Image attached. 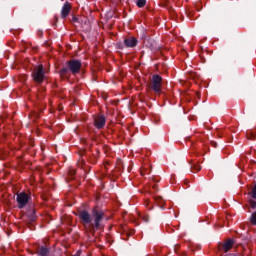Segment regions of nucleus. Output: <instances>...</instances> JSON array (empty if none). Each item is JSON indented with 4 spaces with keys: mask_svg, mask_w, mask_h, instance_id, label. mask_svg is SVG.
<instances>
[{
    "mask_svg": "<svg viewBox=\"0 0 256 256\" xmlns=\"http://www.w3.org/2000/svg\"><path fill=\"white\" fill-rule=\"evenodd\" d=\"M163 85V78L159 75H154L152 77L151 89L155 93H161V86Z\"/></svg>",
    "mask_w": 256,
    "mask_h": 256,
    "instance_id": "obj_4",
    "label": "nucleus"
},
{
    "mask_svg": "<svg viewBox=\"0 0 256 256\" xmlns=\"http://www.w3.org/2000/svg\"><path fill=\"white\" fill-rule=\"evenodd\" d=\"M192 171H201V166L199 165L192 166Z\"/></svg>",
    "mask_w": 256,
    "mask_h": 256,
    "instance_id": "obj_15",
    "label": "nucleus"
},
{
    "mask_svg": "<svg viewBox=\"0 0 256 256\" xmlns=\"http://www.w3.org/2000/svg\"><path fill=\"white\" fill-rule=\"evenodd\" d=\"M147 5V0H138L137 1V7H145Z\"/></svg>",
    "mask_w": 256,
    "mask_h": 256,
    "instance_id": "obj_13",
    "label": "nucleus"
},
{
    "mask_svg": "<svg viewBox=\"0 0 256 256\" xmlns=\"http://www.w3.org/2000/svg\"><path fill=\"white\" fill-rule=\"evenodd\" d=\"M103 215V211L93 210L94 223H92L89 227V231L92 235L95 233V230L99 229L101 221H103Z\"/></svg>",
    "mask_w": 256,
    "mask_h": 256,
    "instance_id": "obj_2",
    "label": "nucleus"
},
{
    "mask_svg": "<svg viewBox=\"0 0 256 256\" xmlns=\"http://www.w3.org/2000/svg\"><path fill=\"white\" fill-rule=\"evenodd\" d=\"M69 13H71V4L69 2H66L61 10L62 19H66V17H69Z\"/></svg>",
    "mask_w": 256,
    "mask_h": 256,
    "instance_id": "obj_9",
    "label": "nucleus"
},
{
    "mask_svg": "<svg viewBox=\"0 0 256 256\" xmlns=\"http://www.w3.org/2000/svg\"><path fill=\"white\" fill-rule=\"evenodd\" d=\"M231 247H233V240H227L223 244L222 249L225 251V253H227V251H229V249H231Z\"/></svg>",
    "mask_w": 256,
    "mask_h": 256,
    "instance_id": "obj_11",
    "label": "nucleus"
},
{
    "mask_svg": "<svg viewBox=\"0 0 256 256\" xmlns=\"http://www.w3.org/2000/svg\"><path fill=\"white\" fill-rule=\"evenodd\" d=\"M16 201L18 203L19 209H23L27 203H29V195L25 192L17 194Z\"/></svg>",
    "mask_w": 256,
    "mask_h": 256,
    "instance_id": "obj_5",
    "label": "nucleus"
},
{
    "mask_svg": "<svg viewBox=\"0 0 256 256\" xmlns=\"http://www.w3.org/2000/svg\"><path fill=\"white\" fill-rule=\"evenodd\" d=\"M249 195V205L251 207V209H255L256 208V184L254 185V187L252 188V190L248 193Z\"/></svg>",
    "mask_w": 256,
    "mask_h": 256,
    "instance_id": "obj_7",
    "label": "nucleus"
},
{
    "mask_svg": "<svg viewBox=\"0 0 256 256\" xmlns=\"http://www.w3.org/2000/svg\"><path fill=\"white\" fill-rule=\"evenodd\" d=\"M124 43L126 47H135L137 45V39L129 37L124 40Z\"/></svg>",
    "mask_w": 256,
    "mask_h": 256,
    "instance_id": "obj_10",
    "label": "nucleus"
},
{
    "mask_svg": "<svg viewBox=\"0 0 256 256\" xmlns=\"http://www.w3.org/2000/svg\"><path fill=\"white\" fill-rule=\"evenodd\" d=\"M32 77L36 83H43V81H45V71L43 70V65H38L34 68Z\"/></svg>",
    "mask_w": 256,
    "mask_h": 256,
    "instance_id": "obj_3",
    "label": "nucleus"
},
{
    "mask_svg": "<svg viewBox=\"0 0 256 256\" xmlns=\"http://www.w3.org/2000/svg\"><path fill=\"white\" fill-rule=\"evenodd\" d=\"M143 220L147 223L149 221V216H143Z\"/></svg>",
    "mask_w": 256,
    "mask_h": 256,
    "instance_id": "obj_16",
    "label": "nucleus"
},
{
    "mask_svg": "<svg viewBox=\"0 0 256 256\" xmlns=\"http://www.w3.org/2000/svg\"><path fill=\"white\" fill-rule=\"evenodd\" d=\"M67 67L68 68H63L60 71L61 75H67V73H69V71H71V73H77L78 71H81V61L79 60H70L67 62Z\"/></svg>",
    "mask_w": 256,
    "mask_h": 256,
    "instance_id": "obj_1",
    "label": "nucleus"
},
{
    "mask_svg": "<svg viewBox=\"0 0 256 256\" xmlns=\"http://www.w3.org/2000/svg\"><path fill=\"white\" fill-rule=\"evenodd\" d=\"M145 173H147V168H144L142 171H141V175H145Z\"/></svg>",
    "mask_w": 256,
    "mask_h": 256,
    "instance_id": "obj_17",
    "label": "nucleus"
},
{
    "mask_svg": "<svg viewBox=\"0 0 256 256\" xmlns=\"http://www.w3.org/2000/svg\"><path fill=\"white\" fill-rule=\"evenodd\" d=\"M70 175H75V170H71Z\"/></svg>",
    "mask_w": 256,
    "mask_h": 256,
    "instance_id": "obj_18",
    "label": "nucleus"
},
{
    "mask_svg": "<svg viewBox=\"0 0 256 256\" xmlns=\"http://www.w3.org/2000/svg\"><path fill=\"white\" fill-rule=\"evenodd\" d=\"M250 221L252 225H256V212L252 213Z\"/></svg>",
    "mask_w": 256,
    "mask_h": 256,
    "instance_id": "obj_14",
    "label": "nucleus"
},
{
    "mask_svg": "<svg viewBox=\"0 0 256 256\" xmlns=\"http://www.w3.org/2000/svg\"><path fill=\"white\" fill-rule=\"evenodd\" d=\"M78 217L81 219L83 225H89V223H91V214L85 210L80 211Z\"/></svg>",
    "mask_w": 256,
    "mask_h": 256,
    "instance_id": "obj_6",
    "label": "nucleus"
},
{
    "mask_svg": "<svg viewBox=\"0 0 256 256\" xmlns=\"http://www.w3.org/2000/svg\"><path fill=\"white\" fill-rule=\"evenodd\" d=\"M94 125L97 127V129H103V127H105V116H96L94 119Z\"/></svg>",
    "mask_w": 256,
    "mask_h": 256,
    "instance_id": "obj_8",
    "label": "nucleus"
},
{
    "mask_svg": "<svg viewBox=\"0 0 256 256\" xmlns=\"http://www.w3.org/2000/svg\"><path fill=\"white\" fill-rule=\"evenodd\" d=\"M39 256H49V248L41 247L38 251Z\"/></svg>",
    "mask_w": 256,
    "mask_h": 256,
    "instance_id": "obj_12",
    "label": "nucleus"
}]
</instances>
